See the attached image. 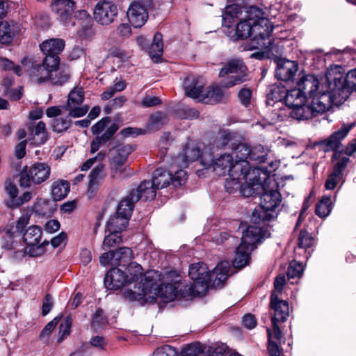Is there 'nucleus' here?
Returning <instances> with one entry per match:
<instances>
[{
    "mask_svg": "<svg viewBox=\"0 0 356 356\" xmlns=\"http://www.w3.org/2000/svg\"><path fill=\"white\" fill-rule=\"evenodd\" d=\"M172 181V174L163 168H159L156 169L152 179L153 184L158 189L167 187Z\"/></svg>",
    "mask_w": 356,
    "mask_h": 356,
    "instance_id": "473e14b6",
    "label": "nucleus"
},
{
    "mask_svg": "<svg viewBox=\"0 0 356 356\" xmlns=\"http://www.w3.org/2000/svg\"><path fill=\"white\" fill-rule=\"evenodd\" d=\"M314 238L311 234L305 230H301L298 237V245L300 248L307 249L312 246Z\"/></svg>",
    "mask_w": 356,
    "mask_h": 356,
    "instance_id": "5fc2aeb1",
    "label": "nucleus"
},
{
    "mask_svg": "<svg viewBox=\"0 0 356 356\" xmlns=\"http://www.w3.org/2000/svg\"><path fill=\"white\" fill-rule=\"evenodd\" d=\"M115 261H118V266H125L127 264L130 263L134 259V253L131 248L122 247L115 250Z\"/></svg>",
    "mask_w": 356,
    "mask_h": 356,
    "instance_id": "a18cd8bd",
    "label": "nucleus"
},
{
    "mask_svg": "<svg viewBox=\"0 0 356 356\" xmlns=\"http://www.w3.org/2000/svg\"><path fill=\"white\" fill-rule=\"evenodd\" d=\"M231 148L236 156V162H249L248 160L250 152H251V147L245 143H232Z\"/></svg>",
    "mask_w": 356,
    "mask_h": 356,
    "instance_id": "ea45409f",
    "label": "nucleus"
},
{
    "mask_svg": "<svg viewBox=\"0 0 356 356\" xmlns=\"http://www.w3.org/2000/svg\"><path fill=\"white\" fill-rule=\"evenodd\" d=\"M153 356H176V351L174 348L167 345L157 348Z\"/></svg>",
    "mask_w": 356,
    "mask_h": 356,
    "instance_id": "0e129e2a",
    "label": "nucleus"
},
{
    "mask_svg": "<svg viewBox=\"0 0 356 356\" xmlns=\"http://www.w3.org/2000/svg\"><path fill=\"white\" fill-rule=\"evenodd\" d=\"M76 8L74 0H52L51 10L56 15V19L66 25L71 22Z\"/></svg>",
    "mask_w": 356,
    "mask_h": 356,
    "instance_id": "a211bd4d",
    "label": "nucleus"
},
{
    "mask_svg": "<svg viewBox=\"0 0 356 356\" xmlns=\"http://www.w3.org/2000/svg\"><path fill=\"white\" fill-rule=\"evenodd\" d=\"M319 80L313 74L302 76L298 82L297 88L300 91L308 102L313 97H319L323 92H316L319 88Z\"/></svg>",
    "mask_w": 356,
    "mask_h": 356,
    "instance_id": "6ab92c4d",
    "label": "nucleus"
},
{
    "mask_svg": "<svg viewBox=\"0 0 356 356\" xmlns=\"http://www.w3.org/2000/svg\"><path fill=\"white\" fill-rule=\"evenodd\" d=\"M241 175H238L236 177L234 176H229V179H227L225 184V188L229 193H233L237 190H241V185L239 182Z\"/></svg>",
    "mask_w": 356,
    "mask_h": 356,
    "instance_id": "864d4df0",
    "label": "nucleus"
},
{
    "mask_svg": "<svg viewBox=\"0 0 356 356\" xmlns=\"http://www.w3.org/2000/svg\"><path fill=\"white\" fill-rule=\"evenodd\" d=\"M349 161L348 157H343L334 165L332 173L341 177L342 172L346 168Z\"/></svg>",
    "mask_w": 356,
    "mask_h": 356,
    "instance_id": "774afa93",
    "label": "nucleus"
},
{
    "mask_svg": "<svg viewBox=\"0 0 356 356\" xmlns=\"http://www.w3.org/2000/svg\"><path fill=\"white\" fill-rule=\"evenodd\" d=\"M261 191V204L254 209L251 216V221L256 226L276 218L282 202V195L277 188L268 189L265 186Z\"/></svg>",
    "mask_w": 356,
    "mask_h": 356,
    "instance_id": "423d86ee",
    "label": "nucleus"
},
{
    "mask_svg": "<svg viewBox=\"0 0 356 356\" xmlns=\"http://www.w3.org/2000/svg\"><path fill=\"white\" fill-rule=\"evenodd\" d=\"M157 189L152 181H144L136 190L130 192L131 198L136 202L140 199L145 201L153 200L156 197Z\"/></svg>",
    "mask_w": 356,
    "mask_h": 356,
    "instance_id": "cd10ccee",
    "label": "nucleus"
},
{
    "mask_svg": "<svg viewBox=\"0 0 356 356\" xmlns=\"http://www.w3.org/2000/svg\"><path fill=\"white\" fill-rule=\"evenodd\" d=\"M298 70V65L296 61L280 59L275 70V76L283 81H289L293 79Z\"/></svg>",
    "mask_w": 356,
    "mask_h": 356,
    "instance_id": "b1692460",
    "label": "nucleus"
},
{
    "mask_svg": "<svg viewBox=\"0 0 356 356\" xmlns=\"http://www.w3.org/2000/svg\"><path fill=\"white\" fill-rule=\"evenodd\" d=\"M241 13V8L236 4H232L226 7L222 15L223 32L234 41L246 39L252 33L255 34L254 29L248 20L244 19L237 22L238 15Z\"/></svg>",
    "mask_w": 356,
    "mask_h": 356,
    "instance_id": "0eeeda50",
    "label": "nucleus"
},
{
    "mask_svg": "<svg viewBox=\"0 0 356 356\" xmlns=\"http://www.w3.org/2000/svg\"><path fill=\"white\" fill-rule=\"evenodd\" d=\"M150 276L145 277V282L134 286V290H127L125 298L131 301H138L141 305L147 303L153 304L158 298L164 302L174 300L179 296V283L159 284L149 280Z\"/></svg>",
    "mask_w": 356,
    "mask_h": 356,
    "instance_id": "7ed1b4c3",
    "label": "nucleus"
},
{
    "mask_svg": "<svg viewBox=\"0 0 356 356\" xmlns=\"http://www.w3.org/2000/svg\"><path fill=\"white\" fill-rule=\"evenodd\" d=\"M269 230L260 226L250 225L243 232L241 243L236 250L233 266L241 269L249 264L250 254L262 240L270 237Z\"/></svg>",
    "mask_w": 356,
    "mask_h": 356,
    "instance_id": "20e7f679",
    "label": "nucleus"
},
{
    "mask_svg": "<svg viewBox=\"0 0 356 356\" xmlns=\"http://www.w3.org/2000/svg\"><path fill=\"white\" fill-rule=\"evenodd\" d=\"M108 234L105 236L103 243L102 249L107 250L108 248L118 245L122 242L121 234L116 231H106Z\"/></svg>",
    "mask_w": 356,
    "mask_h": 356,
    "instance_id": "49530a36",
    "label": "nucleus"
},
{
    "mask_svg": "<svg viewBox=\"0 0 356 356\" xmlns=\"http://www.w3.org/2000/svg\"><path fill=\"white\" fill-rule=\"evenodd\" d=\"M186 179V172L184 170H179L175 172L174 177L172 176V181H171L175 186H181L184 184Z\"/></svg>",
    "mask_w": 356,
    "mask_h": 356,
    "instance_id": "69168bd1",
    "label": "nucleus"
},
{
    "mask_svg": "<svg viewBox=\"0 0 356 356\" xmlns=\"http://www.w3.org/2000/svg\"><path fill=\"white\" fill-rule=\"evenodd\" d=\"M132 151L133 148L129 145H120L114 148L110 164L112 178L115 177L118 171H121V168Z\"/></svg>",
    "mask_w": 356,
    "mask_h": 356,
    "instance_id": "412c9836",
    "label": "nucleus"
},
{
    "mask_svg": "<svg viewBox=\"0 0 356 356\" xmlns=\"http://www.w3.org/2000/svg\"><path fill=\"white\" fill-rule=\"evenodd\" d=\"M224 348H215L202 345L200 342L191 343L184 346L181 350L182 356H211L214 352L223 354Z\"/></svg>",
    "mask_w": 356,
    "mask_h": 356,
    "instance_id": "5701e85b",
    "label": "nucleus"
},
{
    "mask_svg": "<svg viewBox=\"0 0 356 356\" xmlns=\"http://www.w3.org/2000/svg\"><path fill=\"white\" fill-rule=\"evenodd\" d=\"M126 269L128 284L136 282L143 275L142 266L136 262L129 263Z\"/></svg>",
    "mask_w": 356,
    "mask_h": 356,
    "instance_id": "a19ab883",
    "label": "nucleus"
},
{
    "mask_svg": "<svg viewBox=\"0 0 356 356\" xmlns=\"http://www.w3.org/2000/svg\"><path fill=\"white\" fill-rule=\"evenodd\" d=\"M219 76H225L222 81V86L225 88H231L248 80L245 65L242 60L237 58L229 60L220 70Z\"/></svg>",
    "mask_w": 356,
    "mask_h": 356,
    "instance_id": "9d476101",
    "label": "nucleus"
},
{
    "mask_svg": "<svg viewBox=\"0 0 356 356\" xmlns=\"http://www.w3.org/2000/svg\"><path fill=\"white\" fill-rule=\"evenodd\" d=\"M29 140L35 145L45 143L48 139L46 124L42 121L38 122H31L27 124Z\"/></svg>",
    "mask_w": 356,
    "mask_h": 356,
    "instance_id": "a878e982",
    "label": "nucleus"
},
{
    "mask_svg": "<svg viewBox=\"0 0 356 356\" xmlns=\"http://www.w3.org/2000/svg\"><path fill=\"white\" fill-rule=\"evenodd\" d=\"M104 167L105 165L104 164L99 163L90 172L89 176L88 193H93L99 189L106 177Z\"/></svg>",
    "mask_w": 356,
    "mask_h": 356,
    "instance_id": "7c9ffc66",
    "label": "nucleus"
},
{
    "mask_svg": "<svg viewBox=\"0 0 356 356\" xmlns=\"http://www.w3.org/2000/svg\"><path fill=\"white\" fill-rule=\"evenodd\" d=\"M284 100L285 104L291 108V118L298 120H305L327 111L332 106V96L323 92L319 97H313L310 103L305 104L307 99L297 88L286 90Z\"/></svg>",
    "mask_w": 356,
    "mask_h": 356,
    "instance_id": "f03ea898",
    "label": "nucleus"
},
{
    "mask_svg": "<svg viewBox=\"0 0 356 356\" xmlns=\"http://www.w3.org/2000/svg\"><path fill=\"white\" fill-rule=\"evenodd\" d=\"M58 319L57 318H54L52 321L49 322L45 327L42 329L40 334V339H44L46 337H48L50 333L54 330L56 325L58 324Z\"/></svg>",
    "mask_w": 356,
    "mask_h": 356,
    "instance_id": "338daca9",
    "label": "nucleus"
},
{
    "mask_svg": "<svg viewBox=\"0 0 356 356\" xmlns=\"http://www.w3.org/2000/svg\"><path fill=\"white\" fill-rule=\"evenodd\" d=\"M152 0H138L133 1L127 10L129 22L135 28L142 27L148 19V8L152 6Z\"/></svg>",
    "mask_w": 356,
    "mask_h": 356,
    "instance_id": "4468645a",
    "label": "nucleus"
},
{
    "mask_svg": "<svg viewBox=\"0 0 356 356\" xmlns=\"http://www.w3.org/2000/svg\"><path fill=\"white\" fill-rule=\"evenodd\" d=\"M245 164L243 166L241 174V177L245 181V183L261 189L266 186L267 179H268L267 170L251 166L249 162H245Z\"/></svg>",
    "mask_w": 356,
    "mask_h": 356,
    "instance_id": "f3484780",
    "label": "nucleus"
},
{
    "mask_svg": "<svg viewBox=\"0 0 356 356\" xmlns=\"http://www.w3.org/2000/svg\"><path fill=\"white\" fill-rule=\"evenodd\" d=\"M204 81L201 76H187L184 81V88L186 95L193 98L203 99L206 95L204 93Z\"/></svg>",
    "mask_w": 356,
    "mask_h": 356,
    "instance_id": "4be33fe9",
    "label": "nucleus"
},
{
    "mask_svg": "<svg viewBox=\"0 0 356 356\" xmlns=\"http://www.w3.org/2000/svg\"><path fill=\"white\" fill-rule=\"evenodd\" d=\"M84 99V92L81 88H74L68 95L66 110L73 118H80L85 115L89 110L86 105L82 106Z\"/></svg>",
    "mask_w": 356,
    "mask_h": 356,
    "instance_id": "dca6fc26",
    "label": "nucleus"
},
{
    "mask_svg": "<svg viewBox=\"0 0 356 356\" xmlns=\"http://www.w3.org/2000/svg\"><path fill=\"white\" fill-rule=\"evenodd\" d=\"M240 102L245 107H248L250 104L252 97V90L248 88H242L238 94Z\"/></svg>",
    "mask_w": 356,
    "mask_h": 356,
    "instance_id": "bf43d9fd",
    "label": "nucleus"
},
{
    "mask_svg": "<svg viewBox=\"0 0 356 356\" xmlns=\"http://www.w3.org/2000/svg\"><path fill=\"white\" fill-rule=\"evenodd\" d=\"M232 140L233 134L231 132L221 131L218 133L214 144L209 148V150L213 151L215 149H219L229 145L231 146L232 143H234Z\"/></svg>",
    "mask_w": 356,
    "mask_h": 356,
    "instance_id": "c03bdc74",
    "label": "nucleus"
},
{
    "mask_svg": "<svg viewBox=\"0 0 356 356\" xmlns=\"http://www.w3.org/2000/svg\"><path fill=\"white\" fill-rule=\"evenodd\" d=\"M110 122L108 117L103 118L91 127L92 134L97 135L102 132Z\"/></svg>",
    "mask_w": 356,
    "mask_h": 356,
    "instance_id": "e2e57ef3",
    "label": "nucleus"
},
{
    "mask_svg": "<svg viewBox=\"0 0 356 356\" xmlns=\"http://www.w3.org/2000/svg\"><path fill=\"white\" fill-rule=\"evenodd\" d=\"M71 124V120L67 118H56L51 124L52 130L57 133L66 131Z\"/></svg>",
    "mask_w": 356,
    "mask_h": 356,
    "instance_id": "8fccbe9b",
    "label": "nucleus"
},
{
    "mask_svg": "<svg viewBox=\"0 0 356 356\" xmlns=\"http://www.w3.org/2000/svg\"><path fill=\"white\" fill-rule=\"evenodd\" d=\"M74 17L79 21L81 29L79 31V35L83 38H89L94 35L92 29L93 20L90 14L85 10H79L74 12Z\"/></svg>",
    "mask_w": 356,
    "mask_h": 356,
    "instance_id": "c85d7f7f",
    "label": "nucleus"
},
{
    "mask_svg": "<svg viewBox=\"0 0 356 356\" xmlns=\"http://www.w3.org/2000/svg\"><path fill=\"white\" fill-rule=\"evenodd\" d=\"M266 92V104L273 106L275 103L280 102L284 99L286 88L281 83H275L268 86Z\"/></svg>",
    "mask_w": 356,
    "mask_h": 356,
    "instance_id": "2f4dec72",
    "label": "nucleus"
},
{
    "mask_svg": "<svg viewBox=\"0 0 356 356\" xmlns=\"http://www.w3.org/2000/svg\"><path fill=\"white\" fill-rule=\"evenodd\" d=\"M65 47V41L60 38L46 40L40 45V50L45 56L59 55Z\"/></svg>",
    "mask_w": 356,
    "mask_h": 356,
    "instance_id": "c756f323",
    "label": "nucleus"
},
{
    "mask_svg": "<svg viewBox=\"0 0 356 356\" xmlns=\"http://www.w3.org/2000/svg\"><path fill=\"white\" fill-rule=\"evenodd\" d=\"M207 147L200 153V149L198 147L195 145L187 144L183 149V158L185 161V165H187L188 162H193L197 159H200L202 161V157L204 154L207 157L208 156L209 152H207Z\"/></svg>",
    "mask_w": 356,
    "mask_h": 356,
    "instance_id": "72a5a7b5",
    "label": "nucleus"
},
{
    "mask_svg": "<svg viewBox=\"0 0 356 356\" xmlns=\"http://www.w3.org/2000/svg\"><path fill=\"white\" fill-rule=\"evenodd\" d=\"M70 191V184L67 181L59 179L54 181L51 186V195L55 201L65 198Z\"/></svg>",
    "mask_w": 356,
    "mask_h": 356,
    "instance_id": "c9c22d12",
    "label": "nucleus"
},
{
    "mask_svg": "<svg viewBox=\"0 0 356 356\" xmlns=\"http://www.w3.org/2000/svg\"><path fill=\"white\" fill-rule=\"evenodd\" d=\"M163 35L161 33L156 32L154 35L152 43L149 49V55L154 62L158 63L163 54Z\"/></svg>",
    "mask_w": 356,
    "mask_h": 356,
    "instance_id": "f704fd0d",
    "label": "nucleus"
},
{
    "mask_svg": "<svg viewBox=\"0 0 356 356\" xmlns=\"http://www.w3.org/2000/svg\"><path fill=\"white\" fill-rule=\"evenodd\" d=\"M128 221L126 218L120 216L118 214L111 217L106 224V231H116L121 233V232L126 228L128 225Z\"/></svg>",
    "mask_w": 356,
    "mask_h": 356,
    "instance_id": "79ce46f5",
    "label": "nucleus"
},
{
    "mask_svg": "<svg viewBox=\"0 0 356 356\" xmlns=\"http://www.w3.org/2000/svg\"><path fill=\"white\" fill-rule=\"evenodd\" d=\"M270 307L273 311L271 321L285 322L289 316V306L286 300H280L275 292L270 295Z\"/></svg>",
    "mask_w": 356,
    "mask_h": 356,
    "instance_id": "aec40b11",
    "label": "nucleus"
},
{
    "mask_svg": "<svg viewBox=\"0 0 356 356\" xmlns=\"http://www.w3.org/2000/svg\"><path fill=\"white\" fill-rule=\"evenodd\" d=\"M136 202V201L133 200V198H131V194L129 193L119 203L116 214L129 220Z\"/></svg>",
    "mask_w": 356,
    "mask_h": 356,
    "instance_id": "4c0bfd02",
    "label": "nucleus"
},
{
    "mask_svg": "<svg viewBox=\"0 0 356 356\" xmlns=\"http://www.w3.org/2000/svg\"><path fill=\"white\" fill-rule=\"evenodd\" d=\"M15 36L10 25L6 21L0 22V43L10 44Z\"/></svg>",
    "mask_w": 356,
    "mask_h": 356,
    "instance_id": "de8ad7c7",
    "label": "nucleus"
},
{
    "mask_svg": "<svg viewBox=\"0 0 356 356\" xmlns=\"http://www.w3.org/2000/svg\"><path fill=\"white\" fill-rule=\"evenodd\" d=\"M128 284L126 273L118 268L108 270L104 277L105 286L110 290L118 289Z\"/></svg>",
    "mask_w": 356,
    "mask_h": 356,
    "instance_id": "bb28decb",
    "label": "nucleus"
},
{
    "mask_svg": "<svg viewBox=\"0 0 356 356\" xmlns=\"http://www.w3.org/2000/svg\"><path fill=\"white\" fill-rule=\"evenodd\" d=\"M42 238V230L36 225L29 227L24 233L23 240L29 247L28 253L31 257H38L45 252L44 245L49 243L44 241L40 243Z\"/></svg>",
    "mask_w": 356,
    "mask_h": 356,
    "instance_id": "ddd939ff",
    "label": "nucleus"
},
{
    "mask_svg": "<svg viewBox=\"0 0 356 356\" xmlns=\"http://www.w3.org/2000/svg\"><path fill=\"white\" fill-rule=\"evenodd\" d=\"M352 91H356V68L350 70L345 79L335 78L331 91H326L332 96V105L346 101Z\"/></svg>",
    "mask_w": 356,
    "mask_h": 356,
    "instance_id": "9b49d317",
    "label": "nucleus"
},
{
    "mask_svg": "<svg viewBox=\"0 0 356 356\" xmlns=\"http://www.w3.org/2000/svg\"><path fill=\"white\" fill-rule=\"evenodd\" d=\"M202 164L205 168H212L213 171L218 176H225L228 174L229 176L236 177L241 175L243 170V166L245 164V161L236 162L230 154H223L219 157L213 159V153L208 154L207 157L204 154L202 157Z\"/></svg>",
    "mask_w": 356,
    "mask_h": 356,
    "instance_id": "6e6552de",
    "label": "nucleus"
},
{
    "mask_svg": "<svg viewBox=\"0 0 356 356\" xmlns=\"http://www.w3.org/2000/svg\"><path fill=\"white\" fill-rule=\"evenodd\" d=\"M33 197V194L30 191L24 192L22 195L17 196L15 200H7L6 205L10 209L17 208L24 203L29 202Z\"/></svg>",
    "mask_w": 356,
    "mask_h": 356,
    "instance_id": "3c124183",
    "label": "nucleus"
},
{
    "mask_svg": "<svg viewBox=\"0 0 356 356\" xmlns=\"http://www.w3.org/2000/svg\"><path fill=\"white\" fill-rule=\"evenodd\" d=\"M118 14V6L113 1L106 0L98 2L93 13L96 22L102 26H107L113 23Z\"/></svg>",
    "mask_w": 356,
    "mask_h": 356,
    "instance_id": "2eb2a0df",
    "label": "nucleus"
},
{
    "mask_svg": "<svg viewBox=\"0 0 356 356\" xmlns=\"http://www.w3.org/2000/svg\"><path fill=\"white\" fill-rule=\"evenodd\" d=\"M115 255V251H108L103 253L99 258L100 264L104 266L107 265L118 266Z\"/></svg>",
    "mask_w": 356,
    "mask_h": 356,
    "instance_id": "6e6d98bb",
    "label": "nucleus"
},
{
    "mask_svg": "<svg viewBox=\"0 0 356 356\" xmlns=\"http://www.w3.org/2000/svg\"><path fill=\"white\" fill-rule=\"evenodd\" d=\"M353 124L343 125L340 129L334 131L328 138L321 142V145L325 152L337 150L341 145V141L346 138L348 132L353 127Z\"/></svg>",
    "mask_w": 356,
    "mask_h": 356,
    "instance_id": "393cba45",
    "label": "nucleus"
},
{
    "mask_svg": "<svg viewBox=\"0 0 356 356\" xmlns=\"http://www.w3.org/2000/svg\"><path fill=\"white\" fill-rule=\"evenodd\" d=\"M42 64L48 70L52 76H59V72L61 70H67L69 72L67 68H59L60 58L58 55L45 56Z\"/></svg>",
    "mask_w": 356,
    "mask_h": 356,
    "instance_id": "e433bc0d",
    "label": "nucleus"
},
{
    "mask_svg": "<svg viewBox=\"0 0 356 356\" xmlns=\"http://www.w3.org/2000/svg\"><path fill=\"white\" fill-rule=\"evenodd\" d=\"M268 339V351L270 356H280V350L277 343L272 340V332L270 328L266 329Z\"/></svg>",
    "mask_w": 356,
    "mask_h": 356,
    "instance_id": "4d7b16f0",
    "label": "nucleus"
},
{
    "mask_svg": "<svg viewBox=\"0 0 356 356\" xmlns=\"http://www.w3.org/2000/svg\"><path fill=\"white\" fill-rule=\"evenodd\" d=\"M241 193L245 197H250L256 194L260 193L261 189L257 188L255 186L245 183L244 185H241Z\"/></svg>",
    "mask_w": 356,
    "mask_h": 356,
    "instance_id": "680f3d73",
    "label": "nucleus"
},
{
    "mask_svg": "<svg viewBox=\"0 0 356 356\" xmlns=\"http://www.w3.org/2000/svg\"><path fill=\"white\" fill-rule=\"evenodd\" d=\"M107 323V318L105 316L104 312L102 309H97L93 315L92 323L95 326L102 327Z\"/></svg>",
    "mask_w": 356,
    "mask_h": 356,
    "instance_id": "13d9d810",
    "label": "nucleus"
},
{
    "mask_svg": "<svg viewBox=\"0 0 356 356\" xmlns=\"http://www.w3.org/2000/svg\"><path fill=\"white\" fill-rule=\"evenodd\" d=\"M71 324L72 323L70 318H67L65 319L64 323L60 325L59 337L58 339V341H61L62 340H63L64 338H65L67 336L70 334Z\"/></svg>",
    "mask_w": 356,
    "mask_h": 356,
    "instance_id": "052dcab7",
    "label": "nucleus"
},
{
    "mask_svg": "<svg viewBox=\"0 0 356 356\" xmlns=\"http://www.w3.org/2000/svg\"><path fill=\"white\" fill-rule=\"evenodd\" d=\"M51 175V168L44 163L37 162L29 168L27 167L20 175L19 185L22 187H30L31 183L40 184L49 179Z\"/></svg>",
    "mask_w": 356,
    "mask_h": 356,
    "instance_id": "f8f14e48",
    "label": "nucleus"
},
{
    "mask_svg": "<svg viewBox=\"0 0 356 356\" xmlns=\"http://www.w3.org/2000/svg\"><path fill=\"white\" fill-rule=\"evenodd\" d=\"M229 269L230 264L227 261L219 262L212 271L202 262L191 264L188 275L193 281L190 288L192 293L201 295L209 287L222 288L228 278Z\"/></svg>",
    "mask_w": 356,
    "mask_h": 356,
    "instance_id": "f257e3e1",
    "label": "nucleus"
},
{
    "mask_svg": "<svg viewBox=\"0 0 356 356\" xmlns=\"http://www.w3.org/2000/svg\"><path fill=\"white\" fill-rule=\"evenodd\" d=\"M245 20L252 24L255 35L251 40L252 47L257 48H268L273 44V38L271 33L274 26L270 20L265 17L262 9L256 6H250L247 10Z\"/></svg>",
    "mask_w": 356,
    "mask_h": 356,
    "instance_id": "39448f33",
    "label": "nucleus"
},
{
    "mask_svg": "<svg viewBox=\"0 0 356 356\" xmlns=\"http://www.w3.org/2000/svg\"><path fill=\"white\" fill-rule=\"evenodd\" d=\"M332 209L330 196H323L316 206V214L321 218L327 217Z\"/></svg>",
    "mask_w": 356,
    "mask_h": 356,
    "instance_id": "37998d69",
    "label": "nucleus"
},
{
    "mask_svg": "<svg viewBox=\"0 0 356 356\" xmlns=\"http://www.w3.org/2000/svg\"><path fill=\"white\" fill-rule=\"evenodd\" d=\"M251 152H250L248 160L257 161L258 163H264L266 160L267 152L265 148L261 145L251 147Z\"/></svg>",
    "mask_w": 356,
    "mask_h": 356,
    "instance_id": "09e8293b",
    "label": "nucleus"
},
{
    "mask_svg": "<svg viewBox=\"0 0 356 356\" xmlns=\"http://www.w3.org/2000/svg\"><path fill=\"white\" fill-rule=\"evenodd\" d=\"M55 210V205L47 199H38L33 206L34 212L42 216H49Z\"/></svg>",
    "mask_w": 356,
    "mask_h": 356,
    "instance_id": "58836bf2",
    "label": "nucleus"
},
{
    "mask_svg": "<svg viewBox=\"0 0 356 356\" xmlns=\"http://www.w3.org/2000/svg\"><path fill=\"white\" fill-rule=\"evenodd\" d=\"M303 270V266L301 263L292 261L287 269V276L289 278H299L301 277Z\"/></svg>",
    "mask_w": 356,
    "mask_h": 356,
    "instance_id": "603ef678",
    "label": "nucleus"
},
{
    "mask_svg": "<svg viewBox=\"0 0 356 356\" xmlns=\"http://www.w3.org/2000/svg\"><path fill=\"white\" fill-rule=\"evenodd\" d=\"M22 64L26 67L30 80L35 83H44L49 81L54 85L61 86L70 79V72L67 70H61L59 76H52L42 63L22 60Z\"/></svg>",
    "mask_w": 356,
    "mask_h": 356,
    "instance_id": "1a4fd4ad",
    "label": "nucleus"
}]
</instances>
